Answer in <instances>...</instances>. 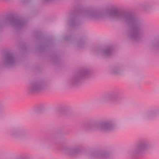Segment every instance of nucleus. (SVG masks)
Listing matches in <instances>:
<instances>
[{"mask_svg":"<svg viewBox=\"0 0 159 159\" xmlns=\"http://www.w3.org/2000/svg\"><path fill=\"white\" fill-rule=\"evenodd\" d=\"M104 15L110 19L124 22L128 25V29L125 32V35L128 39L136 42L141 41L143 33L148 28L146 22L134 14L120 11L115 7L112 10L105 13L96 9H78L75 10V26L80 24V19L81 18L102 19Z\"/></svg>","mask_w":159,"mask_h":159,"instance_id":"obj_1","label":"nucleus"},{"mask_svg":"<svg viewBox=\"0 0 159 159\" xmlns=\"http://www.w3.org/2000/svg\"><path fill=\"white\" fill-rule=\"evenodd\" d=\"M84 127L88 130H93L96 129L109 132L113 131L116 127L115 120L111 119H106L98 122L90 121L85 123Z\"/></svg>","mask_w":159,"mask_h":159,"instance_id":"obj_2","label":"nucleus"},{"mask_svg":"<svg viewBox=\"0 0 159 159\" xmlns=\"http://www.w3.org/2000/svg\"><path fill=\"white\" fill-rule=\"evenodd\" d=\"M151 147V143L147 139L145 138L139 139L137 141L135 149L131 154V158L134 159L139 154L142 155Z\"/></svg>","mask_w":159,"mask_h":159,"instance_id":"obj_3","label":"nucleus"},{"mask_svg":"<svg viewBox=\"0 0 159 159\" xmlns=\"http://www.w3.org/2000/svg\"><path fill=\"white\" fill-rule=\"evenodd\" d=\"M91 73L89 68L86 66L80 67L77 73L70 78V83L73 85H77L81 83L84 80L88 79Z\"/></svg>","mask_w":159,"mask_h":159,"instance_id":"obj_4","label":"nucleus"},{"mask_svg":"<svg viewBox=\"0 0 159 159\" xmlns=\"http://www.w3.org/2000/svg\"><path fill=\"white\" fill-rule=\"evenodd\" d=\"M64 39L68 42L75 48L77 49L84 48L86 46V41L84 38H74L73 33L72 32H68L67 35L64 36Z\"/></svg>","mask_w":159,"mask_h":159,"instance_id":"obj_5","label":"nucleus"},{"mask_svg":"<svg viewBox=\"0 0 159 159\" xmlns=\"http://www.w3.org/2000/svg\"><path fill=\"white\" fill-rule=\"evenodd\" d=\"M7 23L12 25L17 30L22 29L25 25V22L23 19L13 16L7 17L2 21H0V26Z\"/></svg>","mask_w":159,"mask_h":159,"instance_id":"obj_6","label":"nucleus"},{"mask_svg":"<svg viewBox=\"0 0 159 159\" xmlns=\"http://www.w3.org/2000/svg\"><path fill=\"white\" fill-rule=\"evenodd\" d=\"M18 61V58L15 54L7 52L3 56L0 65L5 68H11L16 65Z\"/></svg>","mask_w":159,"mask_h":159,"instance_id":"obj_7","label":"nucleus"},{"mask_svg":"<svg viewBox=\"0 0 159 159\" xmlns=\"http://www.w3.org/2000/svg\"><path fill=\"white\" fill-rule=\"evenodd\" d=\"M114 50V47L113 45H109L102 48L96 47L93 49L97 55L105 58L110 57L113 56Z\"/></svg>","mask_w":159,"mask_h":159,"instance_id":"obj_8","label":"nucleus"},{"mask_svg":"<svg viewBox=\"0 0 159 159\" xmlns=\"http://www.w3.org/2000/svg\"><path fill=\"white\" fill-rule=\"evenodd\" d=\"M103 101L108 102L114 101L116 104H120L122 102L121 97L120 93L118 91H111L106 93L102 98Z\"/></svg>","mask_w":159,"mask_h":159,"instance_id":"obj_9","label":"nucleus"},{"mask_svg":"<svg viewBox=\"0 0 159 159\" xmlns=\"http://www.w3.org/2000/svg\"><path fill=\"white\" fill-rule=\"evenodd\" d=\"M89 156L90 159H110L111 154L108 151L104 150L91 152Z\"/></svg>","mask_w":159,"mask_h":159,"instance_id":"obj_10","label":"nucleus"},{"mask_svg":"<svg viewBox=\"0 0 159 159\" xmlns=\"http://www.w3.org/2000/svg\"><path fill=\"white\" fill-rule=\"evenodd\" d=\"M37 36L36 38L37 40L40 41V44L37 47L38 50L40 52H44L51 45L52 42L50 39H46L40 35H39V33H36Z\"/></svg>","mask_w":159,"mask_h":159,"instance_id":"obj_11","label":"nucleus"},{"mask_svg":"<svg viewBox=\"0 0 159 159\" xmlns=\"http://www.w3.org/2000/svg\"><path fill=\"white\" fill-rule=\"evenodd\" d=\"M46 86V82L44 80L41 79L31 82L30 85L29 91L32 93L36 92L42 90Z\"/></svg>","mask_w":159,"mask_h":159,"instance_id":"obj_12","label":"nucleus"},{"mask_svg":"<svg viewBox=\"0 0 159 159\" xmlns=\"http://www.w3.org/2000/svg\"><path fill=\"white\" fill-rule=\"evenodd\" d=\"M10 134L13 138H20L23 140L28 138L26 131L20 128H16L13 129L10 131Z\"/></svg>","mask_w":159,"mask_h":159,"instance_id":"obj_13","label":"nucleus"},{"mask_svg":"<svg viewBox=\"0 0 159 159\" xmlns=\"http://www.w3.org/2000/svg\"><path fill=\"white\" fill-rule=\"evenodd\" d=\"M65 152L73 156L80 154L81 151V147L79 144H76L73 146H65L62 148Z\"/></svg>","mask_w":159,"mask_h":159,"instance_id":"obj_14","label":"nucleus"},{"mask_svg":"<svg viewBox=\"0 0 159 159\" xmlns=\"http://www.w3.org/2000/svg\"><path fill=\"white\" fill-rule=\"evenodd\" d=\"M57 111L62 114L67 115L71 113L72 111L69 107L65 106L59 107L57 108Z\"/></svg>","mask_w":159,"mask_h":159,"instance_id":"obj_15","label":"nucleus"},{"mask_svg":"<svg viewBox=\"0 0 159 159\" xmlns=\"http://www.w3.org/2000/svg\"><path fill=\"white\" fill-rule=\"evenodd\" d=\"M123 69L121 65L112 67L110 69V73L112 74L120 75L123 73Z\"/></svg>","mask_w":159,"mask_h":159,"instance_id":"obj_16","label":"nucleus"},{"mask_svg":"<svg viewBox=\"0 0 159 159\" xmlns=\"http://www.w3.org/2000/svg\"><path fill=\"white\" fill-rule=\"evenodd\" d=\"M45 109V105L43 104H38L33 108V111L35 113H40Z\"/></svg>","mask_w":159,"mask_h":159,"instance_id":"obj_17","label":"nucleus"},{"mask_svg":"<svg viewBox=\"0 0 159 159\" xmlns=\"http://www.w3.org/2000/svg\"><path fill=\"white\" fill-rule=\"evenodd\" d=\"M159 113V109H154L149 110L146 113V116L150 117Z\"/></svg>","mask_w":159,"mask_h":159,"instance_id":"obj_18","label":"nucleus"},{"mask_svg":"<svg viewBox=\"0 0 159 159\" xmlns=\"http://www.w3.org/2000/svg\"><path fill=\"white\" fill-rule=\"evenodd\" d=\"M139 7H142L144 11H147L150 8L151 6L149 2H143L139 4Z\"/></svg>","mask_w":159,"mask_h":159,"instance_id":"obj_19","label":"nucleus"},{"mask_svg":"<svg viewBox=\"0 0 159 159\" xmlns=\"http://www.w3.org/2000/svg\"><path fill=\"white\" fill-rule=\"evenodd\" d=\"M151 46L152 48L159 50V41L152 42L151 43Z\"/></svg>","mask_w":159,"mask_h":159,"instance_id":"obj_20","label":"nucleus"},{"mask_svg":"<svg viewBox=\"0 0 159 159\" xmlns=\"http://www.w3.org/2000/svg\"><path fill=\"white\" fill-rule=\"evenodd\" d=\"M51 58L52 59V61L54 63H58L59 61V57L57 55H54L51 56Z\"/></svg>","mask_w":159,"mask_h":159,"instance_id":"obj_21","label":"nucleus"},{"mask_svg":"<svg viewBox=\"0 0 159 159\" xmlns=\"http://www.w3.org/2000/svg\"><path fill=\"white\" fill-rule=\"evenodd\" d=\"M18 159H29V158L27 156H20L18 158Z\"/></svg>","mask_w":159,"mask_h":159,"instance_id":"obj_22","label":"nucleus"},{"mask_svg":"<svg viewBox=\"0 0 159 159\" xmlns=\"http://www.w3.org/2000/svg\"><path fill=\"white\" fill-rule=\"evenodd\" d=\"M17 159H18L17 158Z\"/></svg>","mask_w":159,"mask_h":159,"instance_id":"obj_23","label":"nucleus"}]
</instances>
